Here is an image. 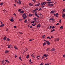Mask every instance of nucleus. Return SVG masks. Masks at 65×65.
<instances>
[{
    "instance_id": "f257e3e1",
    "label": "nucleus",
    "mask_w": 65,
    "mask_h": 65,
    "mask_svg": "<svg viewBox=\"0 0 65 65\" xmlns=\"http://www.w3.org/2000/svg\"><path fill=\"white\" fill-rule=\"evenodd\" d=\"M23 16L22 17L24 20H25L27 18V16L26 15V13H24L23 14Z\"/></svg>"
},
{
    "instance_id": "f03ea898",
    "label": "nucleus",
    "mask_w": 65,
    "mask_h": 65,
    "mask_svg": "<svg viewBox=\"0 0 65 65\" xmlns=\"http://www.w3.org/2000/svg\"><path fill=\"white\" fill-rule=\"evenodd\" d=\"M45 4H46V2H44L41 3V4L40 5H45Z\"/></svg>"
},
{
    "instance_id": "7ed1b4c3",
    "label": "nucleus",
    "mask_w": 65,
    "mask_h": 65,
    "mask_svg": "<svg viewBox=\"0 0 65 65\" xmlns=\"http://www.w3.org/2000/svg\"><path fill=\"white\" fill-rule=\"evenodd\" d=\"M48 5L49 6H54V4H48Z\"/></svg>"
},
{
    "instance_id": "20e7f679",
    "label": "nucleus",
    "mask_w": 65,
    "mask_h": 65,
    "mask_svg": "<svg viewBox=\"0 0 65 65\" xmlns=\"http://www.w3.org/2000/svg\"><path fill=\"white\" fill-rule=\"evenodd\" d=\"M39 15H40V18L41 19H42V17L41 16H42V17H43V15H42L41 14V13H40L39 14Z\"/></svg>"
},
{
    "instance_id": "39448f33",
    "label": "nucleus",
    "mask_w": 65,
    "mask_h": 65,
    "mask_svg": "<svg viewBox=\"0 0 65 65\" xmlns=\"http://www.w3.org/2000/svg\"><path fill=\"white\" fill-rule=\"evenodd\" d=\"M60 40V39L59 38H57L55 39V40L56 41H59Z\"/></svg>"
},
{
    "instance_id": "423d86ee",
    "label": "nucleus",
    "mask_w": 65,
    "mask_h": 65,
    "mask_svg": "<svg viewBox=\"0 0 65 65\" xmlns=\"http://www.w3.org/2000/svg\"><path fill=\"white\" fill-rule=\"evenodd\" d=\"M46 42H47V44H48V45H50V42H49L48 41H47Z\"/></svg>"
},
{
    "instance_id": "0eeeda50",
    "label": "nucleus",
    "mask_w": 65,
    "mask_h": 65,
    "mask_svg": "<svg viewBox=\"0 0 65 65\" xmlns=\"http://www.w3.org/2000/svg\"><path fill=\"white\" fill-rule=\"evenodd\" d=\"M7 46H8V48H10V46H11V45H7Z\"/></svg>"
},
{
    "instance_id": "6e6552de",
    "label": "nucleus",
    "mask_w": 65,
    "mask_h": 65,
    "mask_svg": "<svg viewBox=\"0 0 65 65\" xmlns=\"http://www.w3.org/2000/svg\"><path fill=\"white\" fill-rule=\"evenodd\" d=\"M40 4V3H39L37 5H35V6H39V5Z\"/></svg>"
},
{
    "instance_id": "1a4fd4ad",
    "label": "nucleus",
    "mask_w": 65,
    "mask_h": 65,
    "mask_svg": "<svg viewBox=\"0 0 65 65\" xmlns=\"http://www.w3.org/2000/svg\"><path fill=\"white\" fill-rule=\"evenodd\" d=\"M9 51H8V50H6V51H5V53L6 54L7 53H9Z\"/></svg>"
},
{
    "instance_id": "9d476101",
    "label": "nucleus",
    "mask_w": 65,
    "mask_h": 65,
    "mask_svg": "<svg viewBox=\"0 0 65 65\" xmlns=\"http://www.w3.org/2000/svg\"><path fill=\"white\" fill-rule=\"evenodd\" d=\"M40 24H38V25H37V28H38V27H40Z\"/></svg>"
},
{
    "instance_id": "9b49d317",
    "label": "nucleus",
    "mask_w": 65,
    "mask_h": 65,
    "mask_svg": "<svg viewBox=\"0 0 65 65\" xmlns=\"http://www.w3.org/2000/svg\"><path fill=\"white\" fill-rule=\"evenodd\" d=\"M4 25L3 24H2L0 26V27H4Z\"/></svg>"
},
{
    "instance_id": "f8f14e48",
    "label": "nucleus",
    "mask_w": 65,
    "mask_h": 65,
    "mask_svg": "<svg viewBox=\"0 0 65 65\" xmlns=\"http://www.w3.org/2000/svg\"><path fill=\"white\" fill-rule=\"evenodd\" d=\"M55 48H52L51 50V51H53V52H54L55 51Z\"/></svg>"
},
{
    "instance_id": "ddd939ff",
    "label": "nucleus",
    "mask_w": 65,
    "mask_h": 65,
    "mask_svg": "<svg viewBox=\"0 0 65 65\" xmlns=\"http://www.w3.org/2000/svg\"><path fill=\"white\" fill-rule=\"evenodd\" d=\"M19 3L20 4H22V3H21V1L20 0H19Z\"/></svg>"
},
{
    "instance_id": "4468645a",
    "label": "nucleus",
    "mask_w": 65,
    "mask_h": 65,
    "mask_svg": "<svg viewBox=\"0 0 65 65\" xmlns=\"http://www.w3.org/2000/svg\"><path fill=\"white\" fill-rule=\"evenodd\" d=\"M20 13H24L25 12V11H23V10H22L20 12Z\"/></svg>"
},
{
    "instance_id": "2eb2a0df",
    "label": "nucleus",
    "mask_w": 65,
    "mask_h": 65,
    "mask_svg": "<svg viewBox=\"0 0 65 65\" xmlns=\"http://www.w3.org/2000/svg\"><path fill=\"white\" fill-rule=\"evenodd\" d=\"M53 3L52 2H47V4H49V3Z\"/></svg>"
},
{
    "instance_id": "dca6fc26",
    "label": "nucleus",
    "mask_w": 65,
    "mask_h": 65,
    "mask_svg": "<svg viewBox=\"0 0 65 65\" xmlns=\"http://www.w3.org/2000/svg\"><path fill=\"white\" fill-rule=\"evenodd\" d=\"M35 22H36V23H39V20H36V21H35Z\"/></svg>"
},
{
    "instance_id": "f3484780",
    "label": "nucleus",
    "mask_w": 65,
    "mask_h": 65,
    "mask_svg": "<svg viewBox=\"0 0 65 65\" xmlns=\"http://www.w3.org/2000/svg\"><path fill=\"white\" fill-rule=\"evenodd\" d=\"M62 17L65 18V14H64L62 15Z\"/></svg>"
},
{
    "instance_id": "a211bd4d",
    "label": "nucleus",
    "mask_w": 65,
    "mask_h": 65,
    "mask_svg": "<svg viewBox=\"0 0 65 65\" xmlns=\"http://www.w3.org/2000/svg\"><path fill=\"white\" fill-rule=\"evenodd\" d=\"M4 40H6V37L5 36V37L3 38Z\"/></svg>"
},
{
    "instance_id": "6ab92c4d",
    "label": "nucleus",
    "mask_w": 65,
    "mask_h": 65,
    "mask_svg": "<svg viewBox=\"0 0 65 65\" xmlns=\"http://www.w3.org/2000/svg\"><path fill=\"white\" fill-rule=\"evenodd\" d=\"M36 25V23H33L32 24V25L33 26H35Z\"/></svg>"
},
{
    "instance_id": "aec40b11",
    "label": "nucleus",
    "mask_w": 65,
    "mask_h": 65,
    "mask_svg": "<svg viewBox=\"0 0 65 65\" xmlns=\"http://www.w3.org/2000/svg\"><path fill=\"white\" fill-rule=\"evenodd\" d=\"M33 15V14H30L29 15V17H32Z\"/></svg>"
},
{
    "instance_id": "412c9836",
    "label": "nucleus",
    "mask_w": 65,
    "mask_h": 65,
    "mask_svg": "<svg viewBox=\"0 0 65 65\" xmlns=\"http://www.w3.org/2000/svg\"><path fill=\"white\" fill-rule=\"evenodd\" d=\"M43 56L45 57H47V55L44 54Z\"/></svg>"
},
{
    "instance_id": "4be33fe9",
    "label": "nucleus",
    "mask_w": 65,
    "mask_h": 65,
    "mask_svg": "<svg viewBox=\"0 0 65 65\" xmlns=\"http://www.w3.org/2000/svg\"><path fill=\"white\" fill-rule=\"evenodd\" d=\"M50 20H51V21H54V19L53 18H51Z\"/></svg>"
},
{
    "instance_id": "5701e85b",
    "label": "nucleus",
    "mask_w": 65,
    "mask_h": 65,
    "mask_svg": "<svg viewBox=\"0 0 65 65\" xmlns=\"http://www.w3.org/2000/svg\"><path fill=\"white\" fill-rule=\"evenodd\" d=\"M10 21H11V22H13V19L12 18L10 20Z\"/></svg>"
},
{
    "instance_id": "b1692460",
    "label": "nucleus",
    "mask_w": 65,
    "mask_h": 65,
    "mask_svg": "<svg viewBox=\"0 0 65 65\" xmlns=\"http://www.w3.org/2000/svg\"><path fill=\"white\" fill-rule=\"evenodd\" d=\"M29 54L27 56H26V58H27V59H28L29 58Z\"/></svg>"
},
{
    "instance_id": "393cba45",
    "label": "nucleus",
    "mask_w": 65,
    "mask_h": 65,
    "mask_svg": "<svg viewBox=\"0 0 65 65\" xmlns=\"http://www.w3.org/2000/svg\"><path fill=\"white\" fill-rule=\"evenodd\" d=\"M4 3H2V2L0 4V5H1V6H2V5H3L4 4Z\"/></svg>"
},
{
    "instance_id": "a878e982",
    "label": "nucleus",
    "mask_w": 65,
    "mask_h": 65,
    "mask_svg": "<svg viewBox=\"0 0 65 65\" xmlns=\"http://www.w3.org/2000/svg\"><path fill=\"white\" fill-rule=\"evenodd\" d=\"M50 48H48L46 49V51H48V50H50Z\"/></svg>"
},
{
    "instance_id": "bb28decb",
    "label": "nucleus",
    "mask_w": 65,
    "mask_h": 65,
    "mask_svg": "<svg viewBox=\"0 0 65 65\" xmlns=\"http://www.w3.org/2000/svg\"><path fill=\"white\" fill-rule=\"evenodd\" d=\"M32 60H31V59H30L29 60V62L31 63H32V62H31Z\"/></svg>"
},
{
    "instance_id": "cd10ccee",
    "label": "nucleus",
    "mask_w": 65,
    "mask_h": 65,
    "mask_svg": "<svg viewBox=\"0 0 65 65\" xmlns=\"http://www.w3.org/2000/svg\"><path fill=\"white\" fill-rule=\"evenodd\" d=\"M29 5H30V6H32L33 5V4L31 3H29Z\"/></svg>"
},
{
    "instance_id": "c85d7f7f",
    "label": "nucleus",
    "mask_w": 65,
    "mask_h": 65,
    "mask_svg": "<svg viewBox=\"0 0 65 65\" xmlns=\"http://www.w3.org/2000/svg\"><path fill=\"white\" fill-rule=\"evenodd\" d=\"M45 44H46V43L44 42L43 43V46L45 45Z\"/></svg>"
},
{
    "instance_id": "c756f323",
    "label": "nucleus",
    "mask_w": 65,
    "mask_h": 65,
    "mask_svg": "<svg viewBox=\"0 0 65 65\" xmlns=\"http://www.w3.org/2000/svg\"><path fill=\"white\" fill-rule=\"evenodd\" d=\"M37 11H36L35 12V15H36L37 14Z\"/></svg>"
},
{
    "instance_id": "7c9ffc66",
    "label": "nucleus",
    "mask_w": 65,
    "mask_h": 65,
    "mask_svg": "<svg viewBox=\"0 0 65 65\" xmlns=\"http://www.w3.org/2000/svg\"><path fill=\"white\" fill-rule=\"evenodd\" d=\"M34 21H36V18H34Z\"/></svg>"
},
{
    "instance_id": "2f4dec72",
    "label": "nucleus",
    "mask_w": 65,
    "mask_h": 65,
    "mask_svg": "<svg viewBox=\"0 0 65 65\" xmlns=\"http://www.w3.org/2000/svg\"><path fill=\"white\" fill-rule=\"evenodd\" d=\"M40 57V56H38L36 57V58H39V57Z\"/></svg>"
},
{
    "instance_id": "473e14b6",
    "label": "nucleus",
    "mask_w": 65,
    "mask_h": 65,
    "mask_svg": "<svg viewBox=\"0 0 65 65\" xmlns=\"http://www.w3.org/2000/svg\"><path fill=\"white\" fill-rule=\"evenodd\" d=\"M58 13H56V16L57 18H58Z\"/></svg>"
},
{
    "instance_id": "72a5a7b5",
    "label": "nucleus",
    "mask_w": 65,
    "mask_h": 65,
    "mask_svg": "<svg viewBox=\"0 0 65 65\" xmlns=\"http://www.w3.org/2000/svg\"><path fill=\"white\" fill-rule=\"evenodd\" d=\"M60 29H63V26H61L60 27Z\"/></svg>"
},
{
    "instance_id": "f704fd0d",
    "label": "nucleus",
    "mask_w": 65,
    "mask_h": 65,
    "mask_svg": "<svg viewBox=\"0 0 65 65\" xmlns=\"http://www.w3.org/2000/svg\"><path fill=\"white\" fill-rule=\"evenodd\" d=\"M44 58V56H42V58H41V59L42 60V59H43Z\"/></svg>"
},
{
    "instance_id": "c9c22d12",
    "label": "nucleus",
    "mask_w": 65,
    "mask_h": 65,
    "mask_svg": "<svg viewBox=\"0 0 65 65\" xmlns=\"http://www.w3.org/2000/svg\"><path fill=\"white\" fill-rule=\"evenodd\" d=\"M5 61H6V62L7 63H9V61H8V60H5Z\"/></svg>"
},
{
    "instance_id": "e433bc0d",
    "label": "nucleus",
    "mask_w": 65,
    "mask_h": 65,
    "mask_svg": "<svg viewBox=\"0 0 65 65\" xmlns=\"http://www.w3.org/2000/svg\"><path fill=\"white\" fill-rule=\"evenodd\" d=\"M54 28H55V27L54 26H53L52 27V29H54Z\"/></svg>"
},
{
    "instance_id": "4c0bfd02",
    "label": "nucleus",
    "mask_w": 65,
    "mask_h": 65,
    "mask_svg": "<svg viewBox=\"0 0 65 65\" xmlns=\"http://www.w3.org/2000/svg\"><path fill=\"white\" fill-rule=\"evenodd\" d=\"M4 11L5 12H7V11H6V10H5V9H4Z\"/></svg>"
},
{
    "instance_id": "58836bf2",
    "label": "nucleus",
    "mask_w": 65,
    "mask_h": 65,
    "mask_svg": "<svg viewBox=\"0 0 65 65\" xmlns=\"http://www.w3.org/2000/svg\"><path fill=\"white\" fill-rule=\"evenodd\" d=\"M59 25V23H58L56 24V26H58V25Z\"/></svg>"
},
{
    "instance_id": "ea45409f",
    "label": "nucleus",
    "mask_w": 65,
    "mask_h": 65,
    "mask_svg": "<svg viewBox=\"0 0 65 65\" xmlns=\"http://www.w3.org/2000/svg\"><path fill=\"white\" fill-rule=\"evenodd\" d=\"M19 33L20 34H23V32H19Z\"/></svg>"
},
{
    "instance_id": "a19ab883",
    "label": "nucleus",
    "mask_w": 65,
    "mask_h": 65,
    "mask_svg": "<svg viewBox=\"0 0 65 65\" xmlns=\"http://www.w3.org/2000/svg\"><path fill=\"white\" fill-rule=\"evenodd\" d=\"M36 16L37 17H38V18H39V16L38 15V14H37L36 15Z\"/></svg>"
},
{
    "instance_id": "79ce46f5",
    "label": "nucleus",
    "mask_w": 65,
    "mask_h": 65,
    "mask_svg": "<svg viewBox=\"0 0 65 65\" xmlns=\"http://www.w3.org/2000/svg\"><path fill=\"white\" fill-rule=\"evenodd\" d=\"M51 13H54V11H52L51 12Z\"/></svg>"
},
{
    "instance_id": "37998d69",
    "label": "nucleus",
    "mask_w": 65,
    "mask_h": 65,
    "mask_svg": "<svg viewBox=\"0 0 65 65\" xmlns=\"http://www.w3.org/2000/svg\"><path fill=\"white\" fill-rule=\"evenodd\" d=\"M59 23H61V20L60 19H59Z\"/></svg>"
},
{
    "instance_id": "c03bdc74",
    "label": "nucleus",
    "mask_w": 65,
    "mask_h": 65,
    "mask_svg": "<svg viewBox=\"0 0 65 65\" xmlns=\"http://www.w3.org/2000/svg\"><path fill=\"white\" fill-rule=\"evenodd\" d=\"M7 39L8 40V41H9V40H10V39L9 38H7Z\"/></svg>"
},
{
    "instance_id": "a18cd8bd",
    "label": "nucleus",
    "mask_w": 65,
    "mask_h": 65,
    "mask_svg": "<svg viewBox=\"0 0 65 65\" xmlns=\"http://www.w3.org/2000/svg\"><path fill=\"white\" fill-rule=\"evenodd\" d=\"M27 20H25L24 21V22L25 23H27Z\"/></svg>"
},
{
    "instance_id": "49530a36",
    "label": "nucleus",
    "mask_w": 65,
    "mask_h": 65,
    "mask_svg": "<svg viewBox=\"0 0 65 65\" xmlns=\"http://www.w3.org/2000/svg\"><path fill=\"white\" fill-rule=\"evenodd\" d=\"M34 39H30L29 40V41H31L34 40Z\"/></svg>"
},
{
    "instance_id": "de8ad7c7",
    "label": "nucleus",
    "mask_w": 65,
    "mask_h": 65,
    "mask_svg": "<svg viewBox=\"0 0 65 65\" xmlns=\"http://www.w3.org/2000/svg\"><path fill=\"white\" fill-rule=\"evenodd\" d=\"M45 65H49V64L48 63H45Z\"/></svg>"
},
{
    "instance_id": "09e8293b",
    "label": "nucleus",
    "mask_w": 65,
    "mask_h": 65,
    "mask_svg": "<svg viewBox=\"0 0 65 65\" xmlns=\"http://www.w3.org/2000/svg\"><path fill=\"white\" fill-rule=\"evenodd\" d=\"M34 22H35V21H32L31 22V23H34Z\"/></svg>"
},
{
    "instance_id": "8fccbe9b",
    "label": "nucleus",
    "mask_w": 65,
    "mask_h": 65,
    "mask_svg": "<svg viewBox=\"0 0 65 65\" xmlns=\"http://www.w3.org/2000/svg\"><path fill=\"white\" fill-rule=\"evenodd\" d=\"M14 48H15V49H17V46H14Z\"/></svg>"
},
{
    "instance_id": "3c124183",
    "label": "nucleus",
    "mask_w": 65,
    "mask_h": 65,
    "mask_svg": "<svg viewBox=\"0 0 65 65\" xmlns=\"http://www.w3.org/2000/svg\"><path fill=\"white\" fill-rule=\"evenodd\" d=\"M38 8H36V10H38Z\"/></svg>"
},
{
    "instance_id": "603ef678",
    "label": "nucleus",
    "mask_w": 65,
    "mask_h": 65,
    "mask_svg": "<svg viewBox=\"0 0 65 65\" xmlns=\"http://www.w3.org/2000/svg\"><path fill=\"white\" fill-rule=\"evenodd\" d=\"M41 9H41V8H40L38 10L39 11V10H41Z\"/></svg>"
},
{
    "instance_id": "864d4df0",
    "label": "nucleus",
    "mask_w": 65,
    "mask_h": 65,
    "mask_svg": "<svg viewBox=\"0 0 65 65\" xmlns=\"http://www.w3.org/2000/svg\"><path fill=\"white\" fill-rule=\"evenodd\" d=\"M19 21H22V19H19Z\"/></svg>"
},
{
    "instance_id": "5fc2aeb1",
    "label": "nucleus",
    "mask_w": 65,
    "mask_h": 65,
    "mask_svg": "<svg viewBox=\"0 0 65 65\" xmlns=\"http://www.w3.org/2000/svg\"><path fill=\"white\" fill-rule=\"evenodd\" d=\"M57 13H56V14H54V16H56V15H57Z\"/></svg>"
},
{
    "instance_id": "6e6d98bb",
    "label": "nucleus",
    "mask_w": 65,
    "mask_h": 65,
    "mask_svg": "<svg viewBox=\"0 0 65 65\" xmlns=\"http://www.w3.org/2000/svg\"><path fill=\"white\" fill-rule=\"evenodd\" d=\"M13 15H16L17 14H15V13H14L13 14Z\"/></svg>"
},
{
    "instance_id": "4d7b16f0",
    "label": "nucleus",
    "mask_w": 65,
    "mask_h": 65,
    "mask_svg": "<svg viewBox=\"0 0 65 65\" xmlns=\"http://www.w3.org/2000/svg\"><path fill=\"white\" fill-rule=\"evenodd\" d=\"M32 28V25H31L30 26V28Z\"/></svg>"
},
{
    "instance_id": "13d9d810",
    "label": "nucleus",
    "mask_w": 65,
    "mask_h": 65,
    "mask_svg": "<svg viewBox=\"0 0 65 65\" xmlns=\"http://www.w3.org/2000/svg\"><path fill=\"white\" fill-rule=\"evenodd\" d=\"M42 38H44V36H42Z\"/></svg>"
},
{
    "instance_id": "bf43d9fd",
    "label": "nucleus",
    "mask_w": 65,
    "mask_h": 65,
    "mask_svg": "<svg viewBox=\"0 0 65 65\" xmlns=\"http://www.w3.org/2000/svg\"><path fill=\"white\" fill-rule=\"evenodd\" d=\"M63 57H65V54H64L63 55Z\"/></svg>"
},
{
    "instance_id": "052dcab7",
    "label": "nucleus",
    "mask_w": 65,
    "mask_h": 65,
    "mask_svg": "<svg viewBox=\"0 0 65 65\" xmlns=\"http://www.w3.org/2000/svg\"><path fill=\"white\" fill-rule=\"evenodd\" d=\"M52 26H50V29H51V28H52Z\"/></svg>"
},
{
    "instance_id": "680f3d73",
    "label": "nucleus",
    "mask_w": 65,
    "mask_h": 65,
    "mask_svg": "<svg viewBox=\"0 0 65 65\" xmlns=\"http://www.w3.org/2000/svg\"><path fill=\"white\" fill-rule=\"evenodd\" d=\"M19 59H21V56H20L19 58Z\"/></svg>"
},
{
    "instance_id": "e2e57ef3",
    "label": "nucleus",
    "mask_w": 65,
    "mask_h": 65,
    "mask_svg": "<svg viewBox=\"0 0 65 65\" xmlns=\"http://www.w3.org/2000/svg\"><path fill=\"white\" fill-rule=\"evenodd\" d=\"M63 12H65V9H64L63 10Z\"/></svg>"
},
{
    "instance_id": "0e129e2a",
    "label": "nucleus",
    "mask_w": 65,
    "mask_h": 65,
    "mask_svg": "<svg viewBox=\"0 0 65 65\" xmlns=\"http://www.w3.org/2000/svg\"><path fill=\"white\" fill-rule=\"evenodd\" d=\"M14 27L15 28H17V26H14Z\"/></svg>"
},
{
    "instance_id": "69168bd1",
    "label": "nucleus",
    "mask_w": 65,
    "mask_h": 65,
    "mask_svg": "<svg viewBox=\"0 0 65 65\" xmlns=\"http://www.w3.org/2000/svg\"><path fill=\"white\" fill-rule=\"evenodd\" d=\"M42 8H43L44 7V6H41Z\"/></svg>"
},
{
    "instance_id": "338daca9",
    "label": "nucleus",
    "mask_w": 65,
    "mask_h": 65,
    "mask_svg": "<svg viewBox=\"0 0 65 65\" xmlns=\"http://www.w3.org/2000/svg\"><path fill=\"white\" fill-rule=\"evenodd\" d=\"M51 38H54V36H51Z\"/></svg>"
},
{
    "instance_id": "774afa93",
    "label": "nucleus",
    "mask_w": 65,
    "mask_h": 65,
    "mask_svg": "<svg viewBox=\"0 0 65 65\" xmlns=\"http://www.w3.org/2000/svg\"><path fill=\"white\" fill-rule=\"evenodd\" d=\"M39 65H43V63H41Z\"/></svg>"
}]
</instances>
